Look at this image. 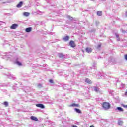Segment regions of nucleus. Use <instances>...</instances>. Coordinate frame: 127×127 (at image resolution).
I'll return each instance as SVG.
<instances>
[{"label": "nucleus", "instance_id": "1", "mask_svg": "<svg viewBox=\"0 0 127 127\" xmlns=\"http://www.w3.org/2000/svg\"><path fill=\"white\" fill-rule=\"evenodd\" d=\"M102 107L105 110H109V109H110L111 108V105H110V103L108 102H103L102 104Z\"/></svg>", "mask_w": 127, "mask_h": 127}, {"label": "nucleus", "instance_id": "2", "mask_svg": "<svg viewBox=\"0 0 127 127\" xmlns=\"http://www.w3.org/2000/svg\"><path fill=\"white\" fill-rule=\"evenodd\" d=\"M69 45L72 48L76 47V44H75V41H70L69 42Z\"/></svg>", "mask_w": 127, "mask_h": 127}, {"label": "nucleus", "instance_id": "3", "mask_svg": "<svg viewBox=\"0 0 127 127\" xmlns=\"http://www.w3.org/2000/svg\"><path fill=\"white\" fill-rule=\"evenodd\" d=\"M18 27L17 24H13L10 26L11 29H16V28Z\"/></svg>", "mask_w": 127, "mask_h": 127}, {"label": "nucleus", "instance_id": "4", "mask_svg": "<svg viewBox=\"0 0 127 127\" xmlns=\"http://www.w3.org/2000/svg\"><path fill=\"white\" fill-rule=\"evenodd\" d=\"M36 106L38 108H40L41 109H45V106L42 104H36Z\"/></svg>", "mask_w": 127, "mask_h": 127}, {"label": "nucleus", "instance_id": "5", "mask_svg": "<svg viewBox=\"0 0 127 127\" xmlns=\"http://www.w3.org/2000/svg\"><path fill=\"white\" fill-rule=\"evenodd\" d=\"M85 83H87V84H92V80H91L89 78H86L85 79Z\"/></svg>", "mask_w": 127, "mask_h": 127}, {"label": "nucleus", "instance_id": "6", "mask_svg": "<svg viewBox=\"0 0 127 127\" xmlns=\"http://www.w3.org/2000/svg\"><path fill=\"white\" fill-rule=\"evenodd\" d=\"M70 37H69V36H65L63 38V40H64V41H68Z\"/></svg>", "mask_w": 127, "mask_h": 127}, {"label": "nucleus", "instance_id": "7", "mask_svg": "<svg viewBox=\"0 0 127 127\" xmlns=\"http://www.w3.org/2000/svg\"><path fill=\"white\" fill-rule=\"evenodd\" d=\"M23 4V2L22 1L20 2L17 5V7L18 8H20V7H21Z\"/></svg>", "mask_w": 127, "mask_h": 127}, {"label": "nucleus", "instance_id": "8", "mask_svg": "<svg viewBox=\"0 0 127 127\" xmlns=\"http://www.w3.org/2000/svg\"><path fill=\"white\" fill-rule=\"evenodd\" d=\"M30 119L31 120H32V121H38V119L35 116H31Z\"/></svg>", "mask_w": 127, "mask_h": 127}, {"label": "nucleus", "instance_id": "9", "mask_svg": "<svg viewBox=\"0 0 127 127\" xmlns=\"http://www.w3.org/2000/svg\"><path fill=\"white\" fill-rule=\"evenodd\" d=\"M86 52L90 53L92 52V49L90 48H86Z\"/></svg>", "mask_w": 127, "mask_h": 127}, {"label": "nucleus", "instance_id": "10", "mask_svg": "<svg viewBox=\"0 0 127 127\" xmlns=\"http://www.w3.org/2000/svg\"><path fill=\"white\" fill-rule=\"evenodd\" d=\"M74 110L76 113H78V114H81L82 112L81 111V110L77 109V108H75Z\"/></svg>", "mask_w": 127, "mask_h": 127}, {"label": "nucleus", "instance_id": "11", "mask_svg": "<svg viewBox=\"0 0 127 127\" xmlns=\"http://www.w3.org/2000/svg\"><path fill=\"white\" fill-rule=\"evenodd\" d=\"M70 107H80V105H79V104L72 103L71 105H70Z\"/></svg>", "mask_w": 127, "mask_h": 127}, {"label": "nucleus", "instance_id": "12", "mask_svg": "<svg viewBox=\"0 0 127 127\" xmlns=\"http://www.w3.org/2000/svg\"><path fill=\"white\" fill-rule=\"evenodd\" d=\"M32 29L31 27L27 28L26 29V32H30V31H31Z\"/></svg>", "mask_w": 127, "mask_h": 127}, {"label": "nucleus", "instance_id": "13", "mask_svg": "<svg viewBox=\"0 0 127 127\" xmlns=\"http://www.w3.org/2000/svg\"><path fill=\"white\" fill-rule=\"evenodd\" d=\"M58 56L59 58H63L64 57V55L62 53L58 54Z\"/></svg>", "mask_w": 127, "mask_h": 127}, {"label": "nucleus", "instance_id": "14", "mask_svg": "<svg viewBox=\"0 0 127 127\" xmlns=\"http://www.w3.org/2000/svg\"><path fill=\"white\" fill-rule=\"evenodd\" d=\"M97 15H98V16H102V11H97Z\"/></svg>", "mask_w": 127, "mask_h": 127}, {"label": "nucleus", "instance_id": "15", "mask_svg": "<svg viewBox=\"0 0 127 127\" xmlns=\"http://www.w3.org/2000/svg\"><path fill=\"white\" fill-rule=\"evenodd\" d=\"M117 109L118 110V111H120V112H124V109H123V108H122L121 107H118L117 108Z\"/></svg>", "mask_w": 127, "mask_h": 127}, {"label": "nucleus", "instance_id": "16", "mask_svg": "<svg viewBox=\"0 0 127 127\" xmlns=\"http://www.w3.org/2000/svg\"><path fill=\"white\" fill-rule=\"evenodd\" d=\"M24 15L25 16H29V15H30V13H28V12H24L23 13Z\"/></svg>", "mask_w": 127, "mask_h": 127}, {"label": "nucleus", "instance_id": "17", "mask_svg": "<svg viewBox=\"0 0 127 127\" xmlns=\"http://www.w3.org/2000/svg\"><path fill=\"white\" fill-rule=\"evenodd\" d=\"M16 64H17V65H18V66L22 65V64L20 62H18V61L16 62Z\"/></svg>", "mask_w": 127, "mask_h": 127}, {"label": "nucleus", "instance_id": "18", "mask_svg": "<svg viewBox=\"0 0 127 127\" xmlns=\"http://www.w3.org/2000/svg\"><path fill=\"white\" fill-rule=\"evenodd\" d=\"M4 105L5 106V107H8V102H4Z\"/></svg>", "mask_w": 127, "mask_h": 127}, {"label": "nucleus", "instance_id": "19", "mask_svg": "<svg viewBox=\"0 0 127 127\" xmlns=\"http://www.w3.org/2000/svg\"><path fill=\"white\" fill-rule=\"evenodd\" d=\"M118 125L122 126L123 125V122L121 120L118 121Z\"/></svg>", "mask_w": 127, "mask_h": 127}, {"label": "nucleus", "instance_id": "20", "mask_svg": "<svg viewBox=\"0 0 127 127\" xmlns=\"http://www.w3.org/2000/svg\"><path fill=\"white\" fill-rule=\"evenodd\" d=\"M67 18L69 19V20H73V18L72 17H71L70 16H68Z\"/></svg>", "mask_w": 127, "mask_h": 127}, {"label": "nucleus", "instance_id": "21", "mask_svg": "<svg viewBox=\"0 0 127 127\" xmlns=\"http://www.w3.org/2000/svg\"><path fill=\"white\" fill-rule=\"evenodd\" d=\"M94 91L95 92H99V88L98 87H94Z\"/></svg>", "mask_w": 127, "mask_h": 127}, {"label": "nucleus", "instance_id": "22", "mask_svg": "<svg viewBox=\"0 0 127 127\" xmlns=\"http://www.w3.org/2000/svg\"><path fill=\"white\" fill-rule=\"evenodd\" d=\"M49 82L51 84H54V81H53V80L52 79H50Z\"/></svg>", "mask_w": 127, "mask_h": 127}, {"label": "nucleus", "instance_id": "23", "mask_svg": "<svg viewBox=\"0 0 127 127\" xmlns=\"http://www.w3.org/2000/svg\"><path fill=\"white\" fill-rule=\"evenodd\" d=\"M122 107H123V108H125V109H127V105L122 104Z\"/></svg>", "mask_w": 127, "mask_h": 127}, {"label": "nucleus", "instance_id": "24", "mask_svg": "<svg viewBox=\"0 0 127 127\" xmlns=\"http://www.w3.org/2000/svg\"><path fill=\"white\" fill-rule=\"evenodd\" d=\"M116 36L117 38H118L117 41H120V38H119V35H116Z\"/></svg>", "mask_w": 127, "mask_h": 127}, {"label": "nucleus", "instance_id": "25", "mask_svg": "<svg viewBox=\"0 0 127 127\" xmlns=\"http://www.w3.org/2000/svg\"><path fill=\"white\" fill-rule=\"evenodd\" d=\"M125 59H126V60H127V55H125Z\"/></svg>", "mask_w": 127, "mask_h": 127}, {"label": "nucleus", "instance_id": "26", "mask_svg": "<svg viewBox=\"0 0 127 127\" xmlns=\"http://www.w3.org/2000/svg\"><path fill=\"white\" fill-rule=\"evenodd\" d=\"M101 44H99L97 46V48H100V47H101Z\"/></svg>", "mask_w": 127, "mask_h": 127}, {"label": "nucleus", "instance_id": "27", "mask_svg": "<svg viewBox=\"0 0 127 127\" xmlns=\"http://www.w3.org/2000/svg\"><path fill=\"white\" fill-rule=\"evenodd\" d=\"M122 33H127V31H126L122 30Z\"/></svg>", "mask_w": 127, "mask_h": 127}, {"label": "nucleus", "instance_id": "28", "mask_svg": "<svg viewBox=\"0 0 127 127\" xmlns=\"http://www.w3.org/2000/svg\"><path fill=\"white\" fill-rule=\"evenodd\" d=\"M125 94L126 95V96H127V90L126 92H125Z\"/></svg>", "mask_w": 127, "mask_h": 127}, {"label": "nucleus", "instance_id": "29", "mask_svg": "<svg viewBox=\"0 0 127 127\" xmlns=\"http://www.w3.org/2000/svg\"><path fill=\"white\" fill-rule=\"evenodd\" d=\"M90 127H95L94 126V125H91V126H90Z\"/></svg>", "mask_w": 127, "mask_h": 127}]
</instances>
